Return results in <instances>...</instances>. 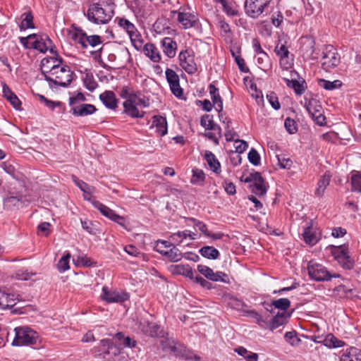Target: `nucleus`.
Returning a JSON list of instances; mask_svg holds the SVG:
<instances>
[{
  "mask_svg": "<svg viewBox=\"0 0 361 361\" xmlns=\"http://www.w3.org/2000/svg\"><path fill=\"white\" fill-rule=\"evenodd\" d=\"M114 0H92L85 16L89 21L97 25L108 23L114 14Z\"/></svg>",
  "mask_w": 361,
  "mask_h": 361,
  "instance_id": "obj_1",
  "label": "nucleus"
},
{
  "mask_svg": "<svg viewBox=\"0 0 361 361\" xmlns=\"http://www.w3.org/2000/svg\"><path fill=\"white\" fill-rule=\"evenodd\" d=\"M49 60L44 61L43 64L45 67V71L49 72V75H45V80L49 82V86L53 88L57 86L66 87L72 82L73 71H71L69 66L64 65L61 66L63 61V59H59L56 63L57 65H52L49 66L47 65Z\"/></svg>",
  "mask_w": 361,
  "mask_h": 361,
  "instance_id": "obj_2",
  "label": "nucleus"
},
{
  "mask_svg": "<svg viewBox=\"0 0 361 361\" xmlns=\"http://www.w3.org/2000/svg\"><path fill=\"white\" fill-rule=\"evenodd\" d=\"M19 40L26 49H34L41 53L49 50L51 54H56V47L47 35L32 34L27 37H20Z\"/></svg>",
  "mask_w": 361,
  "mask_h": 361,
  "instance_id": "obj_3",
  "label": "nucleus"
},
{
  "mask_svg": "<svg viewBox=\"0 0 361 361\" xmlns=\"http://www.w3.org/2000/svg\"><path fill=\"white\" fill-rule=\"evenodd\" d=\"M15 338L12 342L13 345H30L37 343L38 340L37 333L27 326H18L14 329Z\"/></svg>",
  "mask_w": 361,
  "mask_h": 361,
  "instance_id": "obj_4",
  "label": "nucleus"
},
{
  "mask_svg": "<svg viewBox=\"0 0 361 361\" xmlns=\"http://www.w3.org/2000/svg\"><path fill=\"white\" fill-rule=\"evenodd\" d=\"M307 269L310 279L316 281H328L332 278L340 277L339 274H331L325 267L314 260L308 262Z\"/></svg>",
  "mask_w": 361,
  "mask_h": 361,
  "instance_id": "obj_5",
  "label": "nucleus"
},
{
  "mask_svg": "<svg viewBox=\"0 0 361 361\" xmlns=\"http://www.w3.org/2000/svg\"><path fill=\"white\" fill-rule=\"evenodd\" d=\"M74 31L71 32V39L86 49L88 45L94 47L102 43L101 37L97 35H87L80 27L73 26Z\"/></svg>",
  "mask_w": 361,
  "mask_h": 361,
  "instance_id": "obj_6",
  "label": "nucleus"
},
{
  "mask_svg": "<svg viewBox=\"0 0 361 361\" xmlns=\"http://www.w3.org/2000/svg\"><path fill=\"white\" fill-rule=\"evenodd\" d=\"M305 106L308 114L316 124L322 126L326 123V117L324 115L323 108L316 99L305 97Z\"/></svg>",
  "mask_w": 361,
  "mask_h": 361,
  "instance_id": "obj_7",
  "label": "nucleus"
},
{
  "mask_svg": "<svg viewBox=\"0 0 361 361\" xmlns=\"http://www.w3.org/2000/svg\"><path fill=\"white\" fill-rule=\"evenodd\" d=\"M272 4L273 0H246L245 11L248 16L257 18L266 11Z\"/></svg>",
  "mask_w": 361,
  "mask_h": 361,
  "instance_id": "obj_8",
  "label": "nucleus"
},
{
  "mask_svg": "<svg viewBox=\"0 0 361 361\" xmlns=\"http://www.w3.org/2000/svg\"><path fill=\"white\" fill-rule=\"evenodd\" d=\"M341 61L340 54L332 45H326L323 51L322 67L326 71L336 68Z\"/></svg>",
  "mask_w": 361,
  "mask_h": 361,
  "instance_id": "obj_9",
  "label": "nucleus"
},
{
  "mask_svg": "<svg viewBox=\"0 0 361 361\" xmlns=\"http://www.w3.org/2000/svg\"><path fill=\"white\" fill-rule=\"evenodd\" d=\"M116 20L119 27L127 32L133 46L138 49V46H141L142 41L135 25L125 18H116Z\"/></svg>",
  "mask_w": 361,
  "mask_h": 361,
  "instance_id": "obj_10",
  "label": "nucleus"
},
{
  "mask_svg": "<svg viewBox=\"0 0 361 361\" xmlns=\"http://www.w3.org/2000/svg\"><path fill=\"white\" fill-rule=\"evenodd\" d=\"M245 183H250V187L252 192L257 195L262 196L266 194L267 189L264 183V180L259 172L250 173L245 178Z\"/></svg>",
  "mask_w": 361,
  "mask_h": 361,
  "instance_id": "obj_11",
  "label": "nucleus"
},
{
  "mask_svg": "<svg viewBox=\"0 0 361 361\" xmlns=\"http://www.w3.org/2000/svg\"><path fill=\"white\" fill-rule=\"evenodd\" d=\"M180 66L188 74L195 73L197 70V65L195 62V54L192 49H185L179 54Z\"/></svg>",
  "mask_w": 361,
  "mask_h": 361,
  "instance_id": "obj_12",
  "label": "nucleus"
},
{
  "mask_svg": "<svg viewBox=\"0 0 361 361\" xmlns=\"http://www.w3.org/2000/svg\"><path fill=\"white\" fill-rule=\"evenodd\" d=\"M335 259L345 269H351L353 267L354 262L350 258L348 247L342 245L336 248L334 252Z\"/></svg>",
  "mask_w": 361,
  "mask_h": 361,
  "instance_id": "obj_13",
  "label": "nucleus"
},
{
  "mask_svg": "<svg viewBox=\"0 0 361 361\" xmlns=\"http://www.w3.org/2000/svg\"><path fill=\"white\" fill-rule=\"evenodd\" d=\"M129 294L126 292L111 291L107 286L102 288L101 298L108 303L123 302L129 299Z\"/></svg>",
  "mask_w": 361,
  "mask_h": 361,
  "instance_id": "obj_14",
  "label": "nucleus"
},
{
  "mask_svg": "<svg viewBox=\"0 0 361 361\" xmlns=\"http://www.w3.org/2000/svg\"><path fill=\"white\" fill-rule=\"evenodd\" d=\"M166 78L172 93L178 98L183 96V91L180 85V80L177 73L172 69L166 70Z\"/></svg>",
  "mask_w": 361,
  "mask_h": 361,
  "instance_id": "obj_15",
  "label": "nucleus"
},
{
  "mask_svg": "<svg viewBox=\"0 0 361 361\" xmlns=\"http://www.w3.org/2000/svg\"><path fill=\"white\" fill-rule=\"evenodd\" d=\"M162 348L164 350L169 352L176 357L188 359L185 355L186 348L178 342L173 340H167L162 342Z\"/></svg>",
  "mask_w": 361,
  "mask_h": 361,
  "instance_id": "obj_16",
  "label": "nucleus"
},
{
  "mask_svg": "<svg viewBox=\"0 0 361 361\" xmlns=\"http://www.w3.org/2000/svg\"><path fill=\"white\" fill-rule=\"evenodd\" d=\"M171 14L173 16L177 15L178 21L181 24L184 29H188L193 27L197 21L195 16L189 12H183L180 10L172 11Z\"/></svg>",
  "mask_w": 361,
  "mask_h": 361,
  "instance_id": "obj_17",
  "label": "nucleus"
},
{
  "mask_svg": "<svg viewBox=\"0 0 361 361\" xmlns=\"http://www.w3.org/2000/svg\"><path fill=\"white\" fill-rule=\"evenodd\" d=\"M302 236L304 241L310 245H314L320 239L319 232L313 228L312 223L304 229Z\"/></svg>",
  "mask_w": 361,
  "mask_h": 361,
  "instance_id": "obj_18",
  "label": "nucleus"
},
{
  "mask_svg": "<svg viewBox=\"0 0 361 361\" xmlns=\"http://www.w3.org/2000/svg\"><path fill=\"white\" fill-rule=\"evenodd\" d=\"M97 111L95 106L90 104H80L73 106L71 112L75 116H87Z\"/></svg>",
  "mask_w": 361,
  "mask_h": 361,
  "instance_id": "obj_19",
  "label": "nucleus"
},
{
  "mask_svg": "<svg viewBox=\"0 0 361 361\" xmlns=\"http://www.w3.org/2000/svg\"><path fill=\"white\" fill-rule=\"evenodd\" d=\"M140 329L145 335L157 337L159 336L160 326L156 323L144 320L140 322Z\"/></svg>",
  "mask_w": 361,
  "mask_h": 361,
  "instance_id": "obj_20",
  "label": "nucleus"
},
{
  "mask_svg": "<svg viewBox=\"0 0 361 361\" xmlns=\"http://www.w3.org/2000/svg\"><path fill=\"white\" fill-rule=\"evenodd\" d=\"M123 105V113L133 118H140L145 116V112L140 111L137 104H132L131 101H125Z\"/></svg>",
  "mask_w": 361,
  "mask_h": 361,
  "instance_id": "obj_21",
  "label": "nucleus"
},
{
  "mask_svg": "<svg viewBox=\"0 0 361 361\" xmlns=\"http://www.w3.org/2000/svg\"><path fill=\"white\" fill-rule=\"evenodd\" d=\"M290 315V313H288L286 312H278V314L271 319V321L269 324V329L273 331L279 326L284 325L288 322Z\"/></svg>",
  "mask_w": 361,
  "mask_h": 361,
  "instance_id": "obj_22",
  "label": "nucleus"
},
{
  "mask_svg": "<svg viewBox=\"0 0 361 361\" xmlns=\"http://www.w3.org/2000/svg\"><path fill=\"white\" fill-rule=\"evenodd\" d=\"M99 99L104 105L110 109H115L117 107L118 100L114 92L106 90L100 94Z\"/></svg>",
  "mask_w": 361,
  "mask_h": 361,
  "instance_id": "obj_23",
  "label": "nucleus"
},
{
  "mask_svg": "<svg viewBox=\"0 0 361 361\" xmlns=\"http://www.w3.org/2000/svg\"><path fill=\"white\" fill-rule=\"evenodd\" d=\"M156 128V132L160 135L164 136L168 132L167 121L165 117L161 116H154L152 117V125L151 128Z\"/></svg>",
  "mask_w": 361,
  "mask_h": 361,
  "instance_id": "obj_24",
  "label": "nucleus"
},
{
  "mask_svg": "<svg viewBox=\"0 0 361 361\" xmlns=\"http://www.w3.org/2000/svg\"><path fill=\"white\" fill-rule=\"evenodd\" d=\"M3 96L11 103V104L17 110L20 109L21 102L16 94L11 91L10 87L4 83L2 85Z\"/></svg>",
  "mask_w": 361,
  "mask_h": 361,
  "instance_id": "obj_25",
  "label": "nucleus"
},
{
  "mask_svg": "<svg viewBox=\"0 0 361 361\" xmlns=\"http://www.w3.org/2000/svg\"><path fill=\"white\" fill-rule=\"evenodd\" d=\"M161 46L164 53L169 58L176 56L177 49L176 42L171 37H164L161 40Z\"/></svg>",
  "mask_w": 361,
  "mask_h": 361,
  "instance_id": "obj_26",
  "label": "nucleus"
},
{
  "mask_svg": "<svg viewBox=\"0 0 361 361\" xmlns=\"http://www.w3.org/2000/svg\"><path fill=\"white\" fill-rule=\"evenodd\" d=\"M157 250L171 262H178L183 257L182 252L175 245H173V247L169 250H160L159 248H157Z\"/></svg>",
  "mask_w": 361,
  "mask_h": 361,
  "instance_id": "obj_27",
  "label": "nucleus"
},
{
  "mask_svg": "<svg viewBox=\"0 0 361 361\" xmlns=\"http://www.w3.org/2000/svg\"><path fill=\"white\" fill-rule=\"evenodd\" d=\"M16 298L13 294L6 293L0 290V308L10 309L16 305Z\"/></svg>",
  "mask_w": 361,
  "mask_h": 361,
  "instance_id": "obj_28",
  "label": "nucleus"
},
{
  "mask_svg": "<svg viewBox=\"0 0 361 361\" xmlns=\"http://www.w3.org/2000/svg\"><path fill=\"white\" fill-rule=\"evenodd\" d=\"M171 271L173 274L185 276L190 279H194V271L188 264H177L171 267Z\"/></svg>",
  "mask_w": 361,
  "mask_h": 361,
  "instance_id": "obj_29",
  "label": "nucleus"
},
{
  "mask_svg": "<svg viewBox=\"0 0 361 361\" xmlns=\"http://www.w3.org/2000/svg\"><path fill=\"white\" fill-rule=\"evenodd\" d=\"M92 204L94 207L98 209L104 216L108 217L109 219L115 220L118 219H121L118 214H116L114 210L103 204L102 202L99 201H94Z\"/></svg>",
  "mask_w": 361,
  "mask_h": 361,
  "instance_id": "obj_30",
  "label": "nucleus"
},
{
  "mask_svg": "<svg viewBox=\"0 0 361 361\" xmlns=\"http://www.w3.org/2000/svg\"><path fill=\"white\" fill-rule=\"evenodd\" d=\"M340 361H361V350L350 348L343 353L340 357Z\"/></svg>",
  "mask_w": 361,
  "mask_h": 361,
  "instance_id": "obj_31",
  "label": "nucleus"
},
{
  "mask_svg": "<svg viewBox=\"0 0 361 361\" xmlns=\"http://www.w3.org/2000/svg\"><path fill=\"white\" fill-rule=\"evenodd\" d=\"M331 176L329 172H326L319 180L317 188L315 190V195L318 197H322L327 186L330 183Z\"/></svg>",
  "mask_w": 361,
  "mask_h": 361,
  "instance_id": "obj_32",
  "label": "nucleus"
},
{
  "mask_svg": "<svg viewBox=\"0 0 361 361\" xmlns=\"http://www.w3.org/2000/svg\"><path fill=\"white\" fill-rule=\"evenodd\" d=\"M109 339H103L101 341L100 345L93 349V353L95 354V356L110 360V357L107 355V347H109Z\"/></svg>",
  "mask_w": 361,
  "mask_h": 361,
  "instance_id": "obj_33",
  "label": "nucleus"
},
{
  "mask_svg": "<svg viewBox=\"0 0 361 361\" xmlns=\"http://www.w3.org/2000/svg\"><path fill=\"white\" fill-rule=\"evenodd\" d=\"M143 51L153 62H159L161 59L157 48L152 43H147L144 46Z\"/></svg>",
  "mask_w": 361,
  "mask_h": 361,
  "instance_id": "obj_34",
  "label": "nucleus"
},
{
  "mask_svg": "<svg viewBox=\"0 0 361 361\" xmlns=\"http://www.w3.org/2000/svg\"><path fill=\"white\" fill-rule=\"evenodd\" d=\"M204 157L210 169L216 173H219L221 172V165L215 155L210 151H206Z\"/></svg>",
  "mask_w": 361,
  "mask_h": 361,
  "instance_id": "obj_35",
  "label": "nucleus"
},
{
  "mask_svg": "<svg viewBox=\"0 0 361 361\" xmlns=\"http://www.w3.org/2000/svg\"><path fill=\"white\" fill-rule=\"evenodd\" d=\"M284 80L288 87L294 90L296 94L300 95L305 92L306 86L305 81L304 80H302L301 82H299L297 80H289L284 78Z\"/></svg>",
  "mask_w": 361,
  "mask_h": 361,
  "instance_id": "obj_36",
  "label": "nucleus"
},
{
  "mask_svg": "<svg viewBox=\"0 0 361 361\" xmlns=\"http://www.w3.org/2000/svg\"><path fill=\"white\" fill-rule=\"evenodd\" d=\"M199 252L202 257L209 259H216L220 256L219 250L212 246H204L200 249Z\"/></svg>",
  "mask_w": 361,
  "mask_h": 361,
  "instance_id": "obj_37",
  "label": "nucleus"
},
{
  "mask_svg": "<svg viewBox=\"0 0 361 361\" xmlns=\"http://www.w3.org/2000/svg\"><path fill=\"white\" fill-rule=\"evenodd\" d=\"M22 21L19 25L20 30L35 28L33 16L31 11L25 12L21 15Z\"/></svg>",
  "mask_w": 361,
  "mask_h": 361,
  "instance_id": "obj_38",
  "label": "nucleus"
},
{
  "mask_svg": "<svg viewBox=\"0 0 361 361\" xmlns=\"http://www.w3.org/2000/svg\"><path fill=\"white\" fill-rule=\"evenodd\" d=\"M318 85L326 90H334L342 87L343 83L339 80L334 81H329L325 79H319L318 80Z\"/></svg>",
  "mask_w": 361,
  "mask_h": 361,
  "instance_id": "obj_39",
  "label": "nucleus"
},
{
  "mask_svg": "<svg viewBox=\"0 0 361 361\" xmlns=\"http://www.w3.org/2000/svg\"><path fill=\"white\" fill-rule=\"evenodd\" d=\"M283 15L280 8L276 6L271 11V21L275 27H279L283 21Z\"/></svg>",
  "mask_w": 361,
  "mask_h": 361,
  "instance_id": "obj_40",
  "label": "nucleus"
},
{
  "mask_svg": "<svg viewBox=\"0 0 361 361\" xmlns=\"http://www.w3.org/2000/svg\"><path fill=\"white\" fill-rule=\"evenodd\" d=\"M190 183L193 185H202L205 180V174L202 169H194Z\"/></svg>",
  "mask_w": 361,
  "mask_h": 361,
  "instance_id": "obj_41",
  "label": "nucleus"
},
{
  "mask_svg": "<svg viewBox=\"0 0 361 361\" xmlns=\"http://www.w3.org/2000/svg\"><path fill=\"white\" fill-rule=\"evenodd\" d=\"M269 306L271 307H274L275 308L286 312L290 306V301L288 298H280L273 300L271 303H270Z\"/></svg>",
  "mask_w": 361,
  "mask_h": 361,
  "instance_id": "obj_42",
  "label": "nucleus"
},
{
  "mask_svg": "<svg viewBox=\"0 0 361 361\" xmlns=\"http://www.w3.org/2000/svg\"><path fill=\"white\" fill-rule=\"evenodd\" d=\"M22 196H10L4 200V207L11 209L13 207H18L22 202Z\"/></svg>",
  "mask_w": 361,
  "mask_h": 361,
  "instance_id": "obj_43",
  "label": "nucleus"
},
{
  "mask_svg": "<svg viewBox=\"0 0 361 361\" xmlns=\"http://www.w3.org/2000/svg\"><path fill=\"white\" fill-rule=\"evenodd\" d=\"M75 182L80 189L85 194L84 195V199L90 200V197H87V195H90L94 191L95 188L82 180H75Z\"/></svg>",
  "mask_w": 361,
  "mask_h": 361,
  "instance_id": "obj_44",
  "label": "nucleus"
},
{
  "mask_svg": "<svg viewBox=\"0 0 361 361\" xmlns=\"http://www.w3.org/2000/svg\"><path fill=\"white\" fill-rule=\"evenodd\" d=\"M224 11L229 16H235L238 15V9L235 3L232 1L227 0L222 5Z\"/></svg>",
  "mask_w": 361,
  "mask_h": 361,
  "instance_id": "obj_45",
  "label": "nucleus"
},
{
  "mask_svg": "<svg viewBox=\"0 0 361 361\" xmlns=\"http://www.w3.org/2000/svg\"><path fill=\"white\" fill-rule=\"evenodd\" d=\"M107 355L110 357V360H114L116 356L121 353V344H115L111 340L109 341V347H107Z\"/></svg>",
  "mask_w": 361,
  "mask_h": 361,
  "instance_id": "obj_46",
  "label": "nucleus"
},
{
  "mask_svg": "<svg viewBox=\"0 0 361 361\" xmlns=\"http://www.w3.org/2000/svg\"><path fill=\"white\" fill-rule=\"evenodd\" d=\"M186 221H187V224L189 225L188 224V221H190L193 224L194 226L198 228V229L205 235H209V231H208L207 229V225L200 221V220H197L195 218H187L186 219Z\"/></svg>",
  "mask_w": 361,
  "mask_h": 361,
  "instance_id": "obj_47",
  "label": "nucleus"
},
{
  "mask_svg": "<svg viewBox=\"0 0 361 361\" xmlns=\"http://www.w3.org/2000/svg\"><path fill=\"white\" fill-rule=\"evenodd\" d=\"M52 55H53L52 56L45 57L41 61V70H42V73L44 77L46 75H49V72H46L44 71L45 67H44V65L43 64L44 61H45L46 59L49 60V61L47 62V65H49V66H51L54 64L57 65L56 61L59 59H63L61 57L59 56L56 51V54H52Z\"/></svg>",
  "mask_w": 361,
  "mask_h": 361,
  "instance_id": "obj_48",
  "label": "nucleus"
},
{
  "mask_svg": "<svg viewBox=\"0 0 361 361\" xmlns=\"http://www.w3.org/2000/svg\"><path fill=\"white\" fill-rule=\"evenodd\" d=\"M84 85L85 87L91 92H93L98 86V84L94 79L92 74L89 73L85 75L84 78Z\"/></svg>",
  "mask_w": 361,
  "mask_h": 361,
  "instance_id": "obj_49",
  "label": "nucleus"
},
{
  "mask_svg": "<svg viewBox=\"0 0 361 361\" xmlns=\"http://www.w3.org/2000/svg\"><path fill=\"white\" fill-rule=\"evenodd\" d=\"M71 255L68 253L66 255L62 257L57 264V268L60 272H64L69 269V259Z\"/></svg>",
  "mask_w": 361,
  "mask_h": 361,
  "instance_id": "obj_50",
  "label": "nucleus"
},
{
  "mask_svg": "<svg viewBox=\"0 0 361 361\" xmlns=\"http://www.w3.org/2000/svg\"><path fill=\"white\" fill-rule=\"evenodd\" d=\"M247 158L249 161L254 166H258L260 164V155L255 149L252 148L250 150Z\"/></svg>",
  "mask_w": 361,
  "mask_h": 361,
  "instance_id": "obj_51",
  "label": "nucleus"
},
{
  "mask_svg": "<svg viewBox=\"0 0 361 361\" xmlns=\"http://www.w3.org/2000/svg\"><path fill=\"white\" fill-rule=\"evenodd\" d=\"M314 41L311 38H306V41L302 42V49L308 55L311 56L314 51Z\"/></svg>",
  "mask_w": 361,
  "mask_h": 361,
  "instance_id": "obj_52",
  "label": "nucleus"
},
{
  "mask_svg": "<svg viewBox=\"0 0 361 361\" xmlns=\"http://www.w3.org/2000/svg\"><path fill=\"white\" fill-rule=\"evenodd\" d=\"M187 232L188 230H185L183 231H178L176 233H172L170 235V239L177 243V245H180L184 239L188 238Z\"/></svg>",
  "mask_w": 361,
  "mask_h": 361,
  "instance_id": "obj_53",
  "label": "nucleus"
},
{
  "mask_svg": "<svg viewBox=\"0 0 361 361\" xmlns=\"http://www.w3.org/2000/svg\"><path fill=\"white\" fill-rule=\"evenodd\" d=\"M246 313L248 314L252 318L255 319L257 324H259L261 327L264 328L266 326H268V323L264 320L262 316L255 310H248L246 311Z\"/></svg>",
  "mask_w": 361,
  "mask_h": 361,
  "instance_id": "obj_54",
  "label": "nucleus"
},
{
  "mask_svg": "<svg viewBox=\"0 0 361 361\" xmlns=\"http://www.w3.org/2000/svg\"><path fill=\"white\" fill-rule=\"evenodd\" d=\"M284 126L286 130L290 134H294L298 131V128L295 121L289 117H288L285 120Z\"/></svg>",
  "mask_w": 361,
  "mask_h": 361,
  "instance_id": "obj_55",
  "label": "nucleus"
},
{
  "mask_svg": "<svg viewBox=\"0 0 361 361\" xmlns=\"http://www.w3.org/2000/svg\"><path fill=\"white\" fill-rule=\"evenodd\" d=\"M81 224L83 229H85L90 234L95 235L97 233V229L94 224L90 220H81Z\"/></svg>",
  "mask_w": 361,
  "mask_h": 361,
  "instance_id": "obj_56",
  "label": "nucleus"
},
{
  "mask_svg": "<svg viewBox=\"0 0 361 361\" xmlns=\"http://www.w3.org/2000/svg\"><path fill=\"white\" fill-rule=\"evenodd\" d=\"M352 190L361 192V174L353 175L351 177Z\"/></svg>",
  "mask_w": 361,
  "mask_h": 361,
  "instance_id": "obj_57",
  "label": "nucleus"
},
{
  "mask_svg": "<svg viewBox=\"0 0 361 361\" xmlns=\"http://www.w3.org/2000/svg\"><path fill=\"white\" fill-rule=\"evenodd\" d=\"M229 305L232 308L237 310H243L244 307H247L244 301L237 298H231L229 301Z\"/></svg>",
  "mask_w": 361,
  "mask_h": 361,
  "instance_id": "obj_58",
  "label": "nucleus"
},
{
  "mask_svg": "<svg viewBox=\"0 0 361 361\" xmlns=\"http://www.w3.org/2000/svg\"><path fill=\"white\" fill-rule=\"evenodd\" d=\"M267 99L275 110H279L281 108L278 97L274 92H271L269 94H267Z\"/></svg>",
  "mask_w": 361,
  "mask_h": 361,
  "instance_id": "obj_59",
  "label": "nucleus"
},
{
  "mask_svg": "<svg viewBox=\"0 0 361 361\" xmlns=\"http://www.w3.org/2000/svg\"><path fill=\"white\" fill-rule=\"evenodd\" d=\"M214 123L212 115L204 114L201 117L200 125L206 130H209V127L212 126Z\"/></svg>",
  "mask_w": 361,
  "mask_h": 361,
  "instance_id": "obj_60",
  "label": "nucleus"
},
{
  "mask_svg": "<svg viewBox=\"0 0 361 361\" xmlns=\"http://www.w3.org/2000/svg\"><path fill=\"white\" fill-rule=\"evenodd\" d=\"M228 275L222 271H216L214 272L212 274L211 279L209 280L215 282L221 281V282H227Z\"/></svg>",
  "mask_w": 361,
  "mask_h": 361,
  "instance_id": "obj_61",
  "label": "nucleus"
},
{
  "mask_svg": "<svg viewBox=\"0 0 361 361\" xmlns=\"http://www.w3.org/2000/svg\"><path fill=\"white\" fill-rule=\"evenodd\" d=\"M274 51L279 57H288L289 55L288 48L283 44L278 43Z\"/></svg>",
  "mask_w": 361,
  "mask_h": 361,
  "instance_id": "obj_62",
  "label": "nucleus"
},
{
  "mask_svg": "<svg viewBox=\"0 0 361 361\" xmlns=\"http://www.w3.org/2000/svg\"><path fill=\"white\" fill-rule=\"evenodd\" d=\"M252 47L257 54H262V56L268 59V54L262 49L259 40L257 38H254L252 42Z\"/></svg>",
  "mask_w": 361,
  "mask_h": 361,
  "instance_id": "obj_63",
  "label": "nucleus"
},
{
  "mask_svg": "<svg viewBox=\"0 0 361 361\" xmlns=\"http://www.w3.org/2000/svg\"><path fill=\"white\" fill-rule=\"evenodd\" d=\"M197 270L201 274H202L209 280L211 279L212 274L214 271L213 269L210 267L202 264L197 265Z\"/></svg>",
  "mask_w": 361,
  "mask_h": 361,
  "instance_id": "obj_64",
  "label": "nucleus"
}]
</instances>
